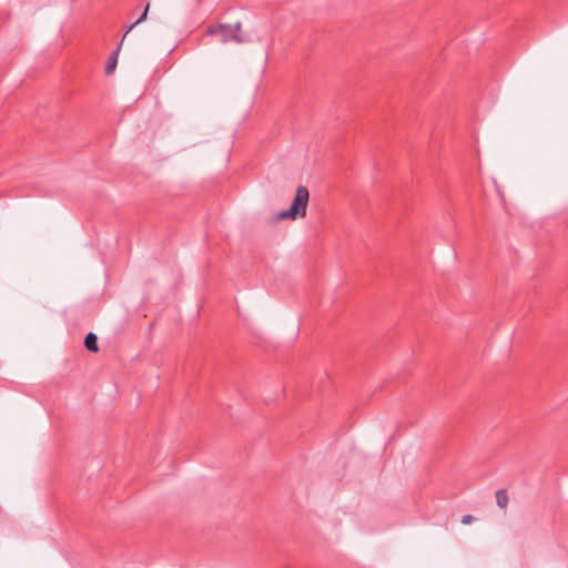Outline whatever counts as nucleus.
<instances>
[{"mask_svg":"<svg viewBox=\"0 0 568 568\" xmlns=\"http://www.w3.org/2000/svg\"><path fill=\"white\" fill-rule=\"evenodd\" d=\"M241 29V22H236L233 26L221 23L217 26L209 27L207 33L211 36H217L220 41L223 43H227L230 41H234L236 43H246L250 41V39L242 33Z\"/></svg>","mask_w":568,"mask_h":568,"instance_id":"nucleus-1","label":"nucleus"},{"mask_svg":"<svg viewBox=\"0 0 568 568\" xmlns=\"http://www.w3.org/2000/svg\"><path fill=\"white\" fill-rule=\"evenodd\" d=\"M474 520H475L474 516H471V515H465V516H463V518H462V524H464V525H469V524H471Z\"/></svg>","mask_w":568,"mask_h":568,"instance_id":"nucleus-7","label":"nucleus"},{"mask_svg":"<svg viewBox=\"0 0 568 568\" xmlns=\"http://www.w3.org/2000/svg\"><path fill=\"white\" fill-rule=\"evenodd\" d=\"M509 498L506 489H499L496 491V503L498 507L505 509L508 505Z\"/></svg>","mask_w":568,"mask_h":568,"instance_id":"nucleus-5","label":"nucleus"},{"mask_svg":"<svg viewBox=\"0 0 568 568\" xmlns=\"http://www.w3.org/2000/svg\"><path fill=\"white\" fill-rule=\"evenodd\" d=\"M284 568H290V567L287 566V567H284Z\"/></svg>","mask_w":568,"mask_h":568,"instance_id":"nucleus-8","label":"nucleus"},{"mask_svg":"<svg viewBox=\"0 0 568 568\" xmlns=\"http://www.w3.org/2000/svg\"><path fill=\"white\" fill-rule=\"evenodd\" d=\"M84 346L90 352H98V337L94 333H88L84 337Z\"/></svg>","mask_w":568,"mask_h":568,"instance_id":"nucleus-4","label":"nucleus"},{"mask_svg":"<svg viewBox=\"0 0 568 568\" xmlns=\"http://www.w3.org/2000/svg\"><path fill=\"white\" fill-rule=\"evenodd\" d=\"M148 11H149V4H146L144 11L142 12V14L140 16V18L134 21L125 31V33L123 34V39H125L126 34L135 27L138 26L139 23H141L142 21H144L148 17Z\"/></svg>","mask_w":568,"mask_h":568,"instance_id":"nucleus-6","label":"nucleus"},{"mask_svg":"<svg viewBox=\"0 0 568 568\" xmlns=\"http://www.w3.org/2000/svg\"><path fill=\"white\" fill-rule=\"evenodd\" d=\"M310 200V192L306 186L300 185L296 189L295 196L288 210L278 213V219L295 220L297 216L304 217L306 215V207Z\"/></svg>","mask_w":568,"mask_h":568,"instance_id":"nucleus-2","label":"nucleus"},{"mask_svg":"<svg viewBox=\"0 0 568 568\" xmlns=\"http://www.w3.org/2000/svg\"><path fill=\"white\" fill-rule=\"evenodd\" d=\"M124 39L122 38L119 47L116 48V50L110 55L109 60H108V63L105 65V74L106 75H110L114 72L115 68H116V63H118V55H119V52L121 50V47H122V43H123Z\"/></svg>","mask_w":568,"mask_h":568,"instance_id":"nucleus-3","label":"nucleus"}]
</instances>
